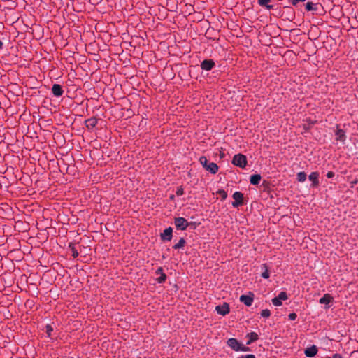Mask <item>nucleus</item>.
I'll return each mask as SVG.
<instances>
[{
  "label": "nucleus",
  "instance_id": "obj_10",
  "mask_svg": "<svg viewBox=\"0 0 358 358\" xmlns=\"http://www.w3.org/2000/svg\"><path fill=\"white\" fill-rule=\"evenodd\" d=\"M254 294L249 292L248 294H243L240 296V301L243 303L246 306H250L254 300Z\"/></svg>",
  "mask_w": 358,
  "mask_h": 358
},
{
  "label": "nucleus",
  "instance_id": "obj_47",
  "mask_svg": "<svg viewBox=\"0 0 358 358\" xmlns=\"http://www.w3.org/2000/svg\"><path fill=\"white\" fill-rule=\"evenodd\" d=\"M357 192H358V188H357Z\"/></svg>",
  "mask_w": 358,
  "mask_h": 358
},
{
  "label": "nucleus",
  "instance_id": "obj_29",
  "mask_svg": "<svg viewBox=\"0 0 358 358\" xmlns=\"http://www.w3.org/2000/svg\"><path fill=\"white\" fill-rule=\"evenodd\" d=\"M278 298L280 301H285L288 299L287 294L285 292H280V294L278 295Z\"/></svg>",
  "mask_w": 358,
  "mask_h": 358
},
{
  "label": "nucleus",
  "instance_id": "obj_36",
  "mask_svg": "<svg viewBox=\"0 0 358 358\" xmlns=\"http://www.w3.org/2000/svg\"><path fill=\"white\" fill-rule=\"evenodd\" d=\"M237 358H255V356L252 354H248L245 355H241Z\"/></svg>",
  "mask_w": 358,
  "mask_h": 358
},
{
  "label": "nucleus",
  "instance_id": "obj_46",
  "mask_svg": "<svg viewBox=\"0 0 358 358\" xmlns=\"http://www.w3.org/2000/svg\"><path fill=\"white\" fill-rule=\"evenodd\" d=\"M2 187V185H1V183L0 182V189H1Z\"/></svg>",
  "mask_w": 358,
  "mask_h": 358
},
{
  "label": "nucleus",
  "instance_id": "obj_2",
  "mask_svg": "<svg viewBox=\"0 0 358 358\" xmlns=\"http://www.w3.org/2000/svg\"><path fill=\"white\" fill-rule=\"evenodd\" d=\"M227 344L229 347H230L233 350L238 352H248L250 351L249 347L244 345L241 343H240L236 338H231L227 341Z\"/></svg>",
  "mask_w": 358,
  "mask_h": 358
},
{
  "label": "nucleus",
  "instance_id": "obj_21",
  "mask_svg": "<svg viewBox=\"0 0 358 358\" xmlns=\"http://www.w3.org/2000/svg\"><path fill=\"white\" fill-rule=\"evenodd\" d=\"M262 179V176L260 174H252L250 177V182L252 185H257Z\"/></svg>",
  "mask_w": 358,
  "mask_h": 358
},
{
  "label": "nucleus",
  "instance_id": "obj_27",
  "mask_svg": "<svg viewBox=\"0 0 358 358\" xmlns=\"http://www.w3.org/2000/svg\"><path fill=\"white\" fill-rule=\"evenodd\" d=\"M45 329V333L47 334L48 337L50 338L51 334L53 331V327H52L51 324H46Z\"/></svg>",
  "mask_w": 358,
  "mask_h": 358
},
{
  "label": "nucleus",
  "instance_id": "obj_9",
  "mask_svg": "<svg viewBox=\"0 0 358 358\" xmlns=\"http://www.w3.org/2000/svg\"><path fill=\"white\" fill-rule=\"evenodd\" d=\"M173 238V228L169 227L160 233V239L162 241H171Z\"/></svg>",
  "mask_w": 358,
  "mask_h": 358
},
{
  "label": "nucleus",
  "instance_id": "obj_41",
  "mask_svg": "<svg viewBox=\"0 0 358 358\" xmlns=\"http://www.w3.org/2000/svg\"><path fill=\"white\" fill-rule=\"evenodd\" d=\"M169 199H170V200L173 201L175 199V196L173 194H171L169 196Z\"/></svg>",
  "mask_w": 358,
  "mask_h": 358
},
{
  "label": "nucleus",
  "instance_id": "obj_30",
  "mask_svg": "<svg viewBox=\"0 0 358 358\" xmlns=\"http://www.w3.org/2000/svg\"><path fill=\"white\" fill-rule=\"evenodd\" d=\"M271 301H272V303H273L274 306H281V305L282 304V301H280V300L278 298V296L273 298V299H272V300H271Z\"/></svg>",
  "mask_w": 358,
  "mask_h": 358
},
{
  "label": "nucleus",
  "instance_id": "obj_4",
  "mask_svg": "<svg viewBox=\"0 0 358 358\" xmlns=\"http://www.w3.org/2000/svg\"><path fill=\"white\" fill-rule=\"evenodd\" d=\"M174 224L178 230L185 231L188 227V221L182 217H178L174 218Z\"/></svg>",
  "mask_w": 358,
  "mask_h": 358
},
{
  "label": "nucleus",
  "instance_id": "obj_7",
  "mask_svg": "<svg viewBox=\"0 0 358 358\" xmlns=\"http://www.w3.org/2000/svg\"><path fill=\"white\" fill-rule=\"evenodd\" d=\"M200 66L203 71H210L215 67V62L213 59H205L201 62Z\"/></svg>",
  "mask_w": 358,
  "mask_h": 358
},
{
  "label": "nucleus",
  "instance_id": "obj_20",
  "mask_svg": "<svg viewBox=\"0 0 358 358\" xmlns=\"http://www.w3.org/2000/svg\"><path fill=\"white\" fill-rule=\"evenodd\" d=\"M261 269L262 270V273L261 276L264 279H268L270 277L269 268L266 264H262L261 265Z\"/></svg>",
  "mask_w": 358,
  "mask_h": 358
},
{
  "label": "nucleus",
  "instance_id": "obj_35",
  "mask_svg": "<svg viewBox=\"0 0 358 358\" xmlns=\"http://www.w3.org/2000/svg\"><path fill=\"white\" fill-rule=\"evenodd\" d=\"M297 317V315L295 313H289L288 315V318L289 320H295Z\"/></svg>",
  "mask_w": 358,
  "mask_h": 358
},
{
  "label": "nucleus",
  "instance_id": "obj_6",
  "mask_svg": "<svg viewBox=\"0 0 358 358\" xmlns=\"http://www.w3.org/2000/svg\"><path fill=\"white\" fill-rule=\"evenodd\" d=\"M281 17H285L284 20L292 21L295 18V11L291 6L284 7Z\"/></svg>",
  "mask_w": 358,
  "mask_h": 358
},
{
  "label": "nucleus",
  "instance_id": "obj_34",
  "mask_svg": "<svg viewBox=\"0 0 358 358\" xmlns=\"http://www.w3.org/2000/svg\"><path fill=\"white\" fill-rule=\"evenodd\" d=\"M176 194L177 196H182L184 194V189L182 186H180V187H177V189H176Z\"/></svg>",
  "mask_w": 358,
  "mask_h": 358
},
{
  "label": "nucleus",
  "instance_id": "obj_16",
  "mask_svg": "<svg viewBox=\"0 0 358 358\" xmlns=\"http://www.w3.org/2000/svg\"><path fill=\"white\" fill-rule=\"evenodd\" d=\"M318 352V349L316 345H313L305 349L304 354L307 357H314Z\"/></svg>",
  "mask_w": 358,
  "mask_h": 358
},
{
  "label": "nucleus",
  "instance_id": "obj_26",
  "mask_svg": "<svg viewBox=\"0 0 358 358\" xmlns=\"http://www.w3.org/2000/svg\"><path fill=\"white\" fill-rule=\"evenodd\" d=\"M216 194H218L220 196L222 201L225 200L227 197V192L225 190L222 189H218L216 192Z\"/></svg>",
  "mask_w": 358,
  "mask_h": 358
},
{
  "label": "nucleus",
  "instance_id": "obj_3",
  "mask_svg": "<svg viewBox=\"0 0 358 358\" xmlns=\"http://www.w3.org/2000/svg\"><path fill=\"white\" fill-rule=\"evenodd\" d=\"M232 164L241 169H245L248 165L247 157L245 155L238 153L233 157Z\"/></svg>",
  "mask_w": 358,
  "mask_h": 358
},
{
  "label": "nucleus",
  "instance_id": "obj_13",
  "mask_svg": "<svg viewBox=\"0 0 358 358\" xmlns=\"http://www.w3.org/2000/svg\"><path fill=\"white\" fill-rule=\"evenodd\" d=\"M98 124V119L95 117H92L85 120V125L89 131L93 130Z\"/></svg>",
  "mask_w": 358,
  "mask_h": 358
},
{
  "label": "nucleus",
  "instance_id": "obj_42",
  "mask_svg": "<svg viewBox=\"0 0 358 358\" xmlns=\"http://www.w3.org/2000/svg\"><path fill=\"white\" fill-rule=\"evenodd\" d=\"M3 47V42L1 41V40H0V50L2 49Z\"/></svg>",
  "mask_w": 358,
  "mask_h": 358
},
{
  "label": "nucleus",
  "instance_id": "obj_32",
  "mask_svg": "<svg viewBox=\"0 0 358 358\" xmlns=\"http://www.w3.org/2000/svg\"><path fill=\"white\" fill-rule=\"evenodd\" d=\"M200 222H188V227H189L192 229H196V227L200 224Z\"/></svg>",
  "mask_w": 358,
  "mask_h": 358
},
{
  "label": "nucleus",
  "instance_id": "obj_11",
  "mask_svg": "<svg viewBox=\"0 0 358 358\" xmlns=\"http://www.w3.org/2000/svg\"><path fill=\"white\" fill-rule=\"evenodd\" d=\"M319 176H320V173L318 171L312 172L309 175L308 179L310 181L312 182L311 185H310L311 187L317 188L320 186Z\"/></svg>",
  "mask_w": 358,
  "mask_h": 358
},
{
  "label": "nucleus",
  "instance_id": "obj_45",
  "mask_svg": "<svg viewBox=\"0 0 358 358\" xmlns=\"http://www.w3.org/2000/svg\"><path fill=\"white\" fill-rule=\"evenodd\" d=\"M357 182V180L354 181L352 183L356 184Z\"/></svg>",
  "mask_w": 358,
  "mask_h": 358
},
{
  "label": "nucleus",
  "instance_id": "obj_25",
  "mask_svg": "<svg viewBox=\"0 0 358 358\" xmlns=\"http://www.w3.org/2000/svg\"><path fill=\"white\" fill-rule=\"evenodd\" d=\"M167 275L166 274L163 272L162 273L158 278H156V282L159 284L164 283L166 280Z\"/></svg>",
  "mask_w": 358,
  "mask_h": 358
},
{
  "label": "nucleus",
  "instance_id": "obj_1",
  "mask_svg": "<svg viewBox=\"0 0 358 358\" xmlns=\"http://www.w3.org/2000/svg\"><path fill=\"white\" fill-rule=\"evenodd\" d=\"M199 162L201 164L203 168L211 174H216L219 170L217 164L214 162H208L206 156L200 157Z\"/></svg>",
  "mask_w": 358,
  "mask_h": 358
},
{
  "label": "nucleus",
  "instance_id": "obj_37",
  "mask_svg": "<svg viewBox=\"0 0 358 358\" xmlns=\"http://www.w3.org/2000/svg\"><path fill=\"white\" fill-rule=\"evenodd\" d=\"M164 272V270H163V268L162 267H159L156 271H155V275H159L162 273Z\"/></svg>",
  "mask_w": 358,
  "mask_h": 358
},
{
  "label": "nucleus",
  "instance_id": "obj_40",
  "mask_svg": "<svg viewBox=\"0 0 358 358\" xmlns=\"http://www.w3.org/2000/svg\"><path fill=\"white\" fill-rule=\"evenodd\" d=\"M266 10H272L274 8V6L272 4H268L266 6L264 7Z\"/></svg>",
  "mask_w": 358,
  "mask_h": 358
},
{
  "label": "nucleus",
  "instance_id": "obj_19",
  "mask_svg": "<svg viewBox=\"0 0 358 358\" xmlns=\"http://www.w3.org/2000/svg\"><path fill=\"white\" fill-rule=\"evenodd\" d=\"M248 340L246 342V345H250L252 343L257 341L259 339V335L256 332H250L246 334L245 336Z\"/></svg>",
  "mask_w": 358,
  "mask_h": 358
},
{
  "label": "nucleus",
  "instance_id": "obj_23",
  "mask_svg": "<svg viewBox=\"0 0 358 358\" xmlns=\"http://www.w3.org/2000/svg\"><path fill=\"white\" fill-rule=\"evenodd\" d=\"M68 248L71 251L72 256H73V258H76V257H78L79 254H78V250L76 248V246H75L74 243H69Z\"/></svg>",
  "mask_w": 358,
  "mask_h": 358
},
{
  "label": "nucleus",
  "instance_id": "obj_14",
  "mask_svg": "<svg viewBox=\"0 0 358 358\" xmlns=\"http://www.w3.org/2000/svg\"><path fill=\"white\" fill-rule=\"evenodd\" d=\"M51 92L53 96L56 97H60L64 94V90L61 85L55 83L52 85Z\"/></svg>",
  "mask_w": 358,
  "mask_h": 358
},
{
  "label": "nucleus",
  "instance_id": "obj_33",
  "mask_svg": "<svg viewBox=\"0 0 358 358\" xmlns=\"http://www.w3.org/2000/svg\"><path fill=\"white\" fill-rule=\"evenodd\" d=\"M289 3L293 6H296L299 3L304 2L306 0H288Z\"/></svg>",
  "mask_w": 358,
  "mask_h": 358
},
{
  "label": "nucleus",
  "instance_id": "obj_17",
  "mask_svg": "<svg viewBox=\"0 0 358 358\" xmlns=\"http://www.w3.org/2000/svg\"><path fill=\"white\" fill-rule=\"evenodd\" d=\"M334 301V297L329 294H325L324 296L320 299L319 303L321 304L328 305L327 308H329V305L330 303Z\"/></svg>",
  "mask_w": 358,
  "mask_h": 358
},
{
  "label": "nucleus",
  "instance_id": "obj_24",
  "mask_svg": "<svg viewBox=\"0 0 358 358\" xmlns=\"http://www.w3.org/2000/svg\"><path fill=\"white\" fill-rule=\"evenodd\" d=\"M307 175L304 171H301L296 175V180L299 182H303L306 180Z\"/></svg>",
  "mask_w": 358,
  "mask_h": 358
},
{
  "label": "nucleus",
  "instance_id": "obj_18",
  "mask_svg": "<svg viewBox=\"0 0 358 358\" xmlns=\"http://www.w3.org/2000/svg\"><path fill=\"white\" fill-rule=\"evenodd\" d=\"M319 6H322L321 4L308 1L305 5V9L306 11L316 12L318 10Z\"/></svg>",
  "mask_w": 358,
  "mask_h": 358
},
{
  "label": "nucleus",
  "instance_id": "obj_12",
  "mask_svg": "<svg viewBox=\"0 0 358 358\" xmlns=\"http://www.w3.org/2000/svg\"><path fill=\"white\" fill-rule=\"evenodd\" d=\"M215 310L221 315H226L230 311L229 305L224 302L222 305L217 306L215 307Z\"/></svg>",
  "mask_w": 358,
  "mask_h": 358
},
{
  "label": "nucleus",
  "instance_id": "obj_28",
  "mask_svg": "<svg viewBox=\"0 0 358 358\" xmlns=\"http://www.w3.org/2000/svg\"><path fill=\"white\" fill-rule=\"evenodd\" d=\"M271 0H257L258 4L264 8L268 4L271 3Z\"/></svg>",
  "mask_w": 358,
  "mask_h": 358
},
{
  "label": "nucleus",
  "instance_id": "obj_5",
  "mask_svg": "<svg viewBox=\"0 0 358 358\" xmlns=\"http://www.w3.org/2000/svg\"><path fill=\"white\" fill-rule=\"evenodd\" d=\"M234 201L232 202V206L234 208H238L242 206L244 204L243 202V194L241 192H235L232 195Z\"/></svg>",
  "mask_w": 358,
  "mask_h": 358
},
{
  "label": "nucleus",
  "instance_id": "obj_15",
  "mask_svg": "<svg viewBox=\"0 0 358 358\" xmlns=\"http://www.w3.org/2000/svg\"><path fill=\"white\" fill-rule=\"evenodd\" d=\"M305 122L304 124H302L303 129L306 131H310L313 126L317 123V120H313L311 118L308 117L303 120Z\"/></svg>",
  "mask_w": 358,
  "mask_h": 358
},
{
  "label": "nucleus",
  "instance_id": "obj_39",
  "mask_svg": "<svg viewBox=\"0 0 358 358\" xmlns=\"http://www.w3.org/2000/svg\"><path fill=\"white\" fill-rule=\"evenodd\" d=\"M331 358H343V357L341 354L335 353Z\"/></svg>",
  "mask_w": 358,
  "mask_h": 358
},
{
  "label": "nucleus",
  "instance_id": "obj_31",
  "mask_svg": "<svg viewBox=\"0 0 358 358\" xmlns=\"http://www.w3.org/2000/svg\"><path fill=\"white\" fill-rule=\"evenodd\" d=\"M261 315L265 318L269 317L271 316V311L268 309L262 310Z\"/></svg>",
  "mask_w": 358,
  "mask_h": 358
},
{
  "label": "nucleus",
  "instance_id": "obj_8",
  "mask_svg": "<svg viewBox=\"0 0 358 358\" xmlns=\"http://www.w3.org/2000/svg\"><path fill=\"white\" fill-rule=\"evenodd\" d=\"M334 133L336 135L335 140L344 144L345 143L347 136L345 131L343 129H340L338 124H336V129L334 131Z\"/></svg>",
  "mask_w": 358,
  "mask_h": 358
},
{
  "label": "nucleus",
  "instance_id": "obj_38",
  "mask_svg": "<svg viewBox=\"0 0 358 358\" xmlns=\"http://www.w3.org/2000/svg\"><path fill=\"white\" fill-rule=\"evenodd\" d=\"M335 176V173L333 172V171H328L326 176L328 178H334Z\"/></svg>",
  "mask_w": 358,
  "mask_h": 358
},
{
  "label": "nucleus",
  "instance_id": "obj_44",
  "mask_svg": "<svg viewBox=\"0 0 358 358\" xmlns=\"http://www.w3.org/2000/svg\"><path fill=\"white\" fill-rule=\"evenodd\" d=\"M266 183V180H264V182H263V184H262V185H263L264 186H265Z\"/></svg>",
  "mask_w": 358,
  "mask_h": 358
},
{
  "label": "nucleus",
  "instance_id": "obj_22",
  "mask_svg": "<svg viewBox=\"0 0 358 358\" xmlns=\"http://www.w3.org/2000/svg\"><path fill=\"white\" fill-rule=\"evenodd\" d=\"M186 243V241L183 237H181L178 242L173 245V248L174 250H180L184 248L185 245Z\"/></svg>",
  "mask_w": 358,
  "mask_h": 358
},
{
  "label": "nucleus",
  "instance_id": "obj_43",
  "mask_svg": "<svg viewBox=\"0 0 358 358\" xmlns=\"http://www.w3.org/2000/svg\"><path fill=\"white\" fill-rule=\"evenodd\" d=\"M220 157H221V158H222V157H224V153H223V152H220Z\"/></svg>",
  "mask_w": 358,
  "mask_h": 358
}]
</instances>
